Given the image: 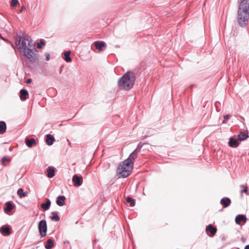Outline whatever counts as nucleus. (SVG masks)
I'll return each mask as SVG.
<instances>
[{
  "label": "nucleus",
  "instance_id": "1",
  "mask_svg": "<svg viewBox=\"0 0 249 249\" xmlns=\"http://www.w3.org/2000/svg\"><path fill=\"white\" fill-rule=\"evenodd\" d=\"M249 16V0H242L237 13L239 24L243 26L247 24Z\"/></svg>",
  "mask_w": 249,
  "mask_h": 249
},
{
  "label": "nucleus",
  "instance_id": "2",
  "mask_svg": "<svg viewBox=\"0 0 249 249\" xmlns=\"http://www.w3.org/2000/svg\"><path fill=\"white\" fill-rule=\"evenodd\" d=\"M16 44L20 54L34 47L31 38L27 35L18 36V38L16 41Z\"/></svg>",
  "mask_w": 249,
  "mask_h": 249
},
{
  "label": "nucleus",
  "instance_id": "3",
  "mask_svg": "<svg viewBox=\"0 0 249 249\" xmlns=\"http://www.w3.org/2000/svg\"><path fill=\"white\" fill-rule=\"evenodd\" d=\"M135 80V78L133 73L126 72L118 80V86L121 89L129 90L133 87Z\"/></svg>",
  "mask_w": 249,
  "mask_h": 249
},
{
  "label": "nucleus",
  "instance_id": "4",
  "mask_svg": "<svg viewBox=\"0 0 249 249\" xmlns=\"http://www.w3.org/2000/svg\"><path fill=\"white\" fill-rule=\"evenodd\" d=\"M132 163L128 160H125L122 162L119 166L117 169V173L119 178H126L131 173L133 169Z\"/></svg>",
  "mask_w": 249,
  "mask_h": 249
},
{
  "label": "nucleus",
  "instance_id": "5",
  "mask_svg": "<svg viewBox=\"0 0 249 249\" xmlns=\"http://www.w3.org/2000/svg\"><path fill=\"white\" fill-rule=\"evenodd\" d=\"M21 54L25 57L27 59L32 63L36 62L39 59V54L38 53V52L35 48V46Z\"/></svg>",
  "mask_w": 249,
  "mask_h": 249
},
{
  "label": "nucleus",
  "instance_id": "6",
  "mask_svg": "<svg viewBox=\"0 0 249 249\" xmlns=\"http://www.w3.org/2000/svg\"><path fill=\"white\" fill-rule=\"evenodd\" d=\"M40 235L41 237H45L46 235L47 230V222L45 220H41L38 226Z\"/></svg>",
  "mask_w": 249,
  "mask_h": 249
},
{
  "label": "nucleus",
  "instance_id": "7",
  "mask_svg": "<svg viewBox=\"0 0 249 249\" xmlns=\"http://www.w3.org/2000/svg\"><path fill=\"white\" fill-rule=\"evenodd\" d=\"M72 180L74 186L79 187L83 183V178L77 175H74L72 177Z\"/></svg>",
  "mask_w": 249,
  "mask_h": 249
},
{
  "label": "nucleus",
  "instance_id": "8",
  "mask_svg": "<svg viewBox=\"0 0 249 249\" xmlns=\"http://www.w3.org/2000/svg\"><path fill=\"white\" fill-rule=\"evenodd\" d=\"M217 231V229L215 227H214L212 225H209L206 228V231L208 236L210 237L213 236L216 233Z\"/></svg>",
  "mask_w": 249,
  "mask_h": 249
},
{
  "label": "nucleus",
  "instance_id": "9",
  "mask_svg": "<svg viewBox=\"0 0 249 249\" xmlns=\"http://www.w3.org/2000/svg\"><path fill=\"white\" fill-rule=\"evenodd\" d=\"M0 232L4 236H8L11 234L9 226L4 225L0 228Z\"/></svg>",
  "mask_w": 249,
  "mask_h": 249
},
{
  "label": "nucleus",
  "instance_id": "10",
  "mask_svg": "<svg viewBox=\"0 0 249 249\" xmlns=\"http://www.w3.org/2000/svg\"><path fill=\"white\" fill-rule=\"evenodd\" d=\"M220 203L221 205H223L224 207L226 208L231 205V200L230 198L225 197L220 200Z\"/></svg>",
  "mask_w": 249,
  "mask_h": 249
},
{
  "label": "nucleus",
  "instance_id": "11",
  "mask_svg": "<svg viewBox=\"0 0 249 249\" xmlns=\"http://www.w3.org/2000/svg\"><path fill=\"white\" fill-rule=\"evenodd\" d=\"M139 152L136 151V150H134L133 152H132L128 157V158L126 160H128L129 161L132 163V165L133 166V160L136 159V158L137 157L138 154Z\"/></svg>",
  "mask_w": 249,
  "mask_h": 249
},
{
  "label": "nucleus",
  "instance_id": "12",
  "mask_svg": "<svg viewBox=\"0 0 249 249\" xmlns=\"http://www.w3.org/2000/svg\"><path fill=\"white\" fill-rule=\"evenodd\" d=\"M20 98L21 100H25L28 98L29 94L27 90L22 89L19 91Z\"/></svg>",
  "mask_w": 249,
  "mask_h": 249
},
{
  "label": "nucleus",
  "instance_id": "13",
  "mask_svg": "<svg viewBox=\"0 0 249 249\" xmlns=\"http://www.w3.org/2000/svg\"><path fill=\"white\" fill-rule=\"evenodd\" d=\"M235 222L237 224H239L241 221L246 222L247 221L246 216L244 214H238L235 218Z\"/></svg>",
  "mask_w": 249,
  "mask_h": 249
},
{
  "label": "nucleus",
  "instance_id": "14",
  "mask_svg": "<svg viewBox=\"0 0 249 249\" xmlns=\"http://www.w3.org/2000/svg\"><path fill=\"white\" fill-rule=\"evenodd\" d=\"M65 199H66V197L65 196H58L56 199V204L59 206H62L65 204Z\"/></svg>",
  "mask_w": 249,
  "mask_h": 249
},
{
  "label": "nucleus",
  "instance_id": "15",
  "mask_svg": "<svg viewBox=\"0 0 249 249\" xmlns=\"http://www.w3.org/2000/svg\"><path fill=\"white\" fill-rule=\"evenodd\" d=\"M94 45L97 50L101 51L105 46V43L104 41H96L94 42Z\"/></svg>",
  "mask_w": 249,
  "mask_h": 249
},
{
  "label": "nucleus",
  "instance_id": "16",
  "mask_svg": "<svg viewBox=\"0 0 249 249\" xmlns=\"http://www.w3.org/2000/svg\"><path fill=\"white\" fill-rule=\"evenodd\" d=\"M229 145L231 147H236L238 146L239 142L236 139L231 137L229 141Z\"/></svg>",
  "mask_w": 249,
  "mask_h": 249
},
{
  "label": "nucleus",
  "instance_id": "17",
  "mask_svg": "<svg viewBox=\"0 0 249 249\" xmlns=\"http://www.w3.org/2000/svg\"><path fill=\"white\" fill-rule=\"evenodd\" d=\"M5 208L4 209L6 213H8L11 212L14 208V206L10 201L7 202L5 204Z\"/></svg>",
  "mask_w": 249,
  "mask_h": 249
},
{
  "label": "nucleus",
  "instance_id": "18",
  "mask_svg": "<svg viewBox=\"0 0 249 249\" xmlns=\"http://www.w3.org/2000/svg\"><path fill=\"white\" fill-rule=\"evenodd\" d=\"M54 141V138L52 135L48 134L46 135V142L48 145H52Z\"/></svg>",
  "mask_w": 249,
  "mask_h": 249
},
{
  "label": "nucleus",
  "instance_id": "19",
  "mask_svg": "<svg viewBox=\"0 0 249 249\" xmlns=\"http://www.w3.org/2000/svg\"><path fill=\"white\" fill-rule=\"evenodd\" d=\"M25 143L28 147H32L33 145L36 144V140L33 138L31 139H26Z\"/></svg>",
  "mask_w": 249,
  "mask_h": 249
},
{
  "label": "nucleus",
  "instance_id": "20",
  "mask_svg": "<svg viewBox=\"0 0 249 249\" xmlns=\"http://www.w3.org/2000/svg\"><path fill=\"white\" fill-rule=\"evenodd\" d=\"M51 204V202L50 199H47L46 202L45 203H42L41 204V207L42 209L45 211L48 210L50 207Z\"/></svg>",
  "mask_w": 249,
  "mask_h": 249
},
{
  "label": "nucleus",
  "instance_id": "21",
  "mask_svg": "<svg viewBox=\"0 0 249 249\" xmlns=\"http://www.w3.org/2000/svg\"><path fill=\"white\" fill-rule=\"evenodd\" d=\"M47 172L48 173V177L49 178H52L54 176V169L52 167L50 166L48 168Z\"/></svg>",
  "mask_w": 249,
  "mask_h": 249
},
{
  "label": "nucleus",
  "instance_id": "22",
  "mask_svg": "<svg viewBox=\"0 0 249 249\" xmlns=\"http://www.w3.org/2000/svg\"><path fill=\"white\" fill-rule=\"evenodd\" d=\"M53 246V241L52 239H49L46 241V244L45 245V248L46 249H51Z\"/></svg>",
  "mask_w": 249,
  "mask_h": 249
},
{
  "label": "nucleus",
  "instance_id": "23",
  "mask_svg": "<svg viewBox=\"0 0 249 249\" xmlns=\"http://www.w3.org/2000/svg\"><path fill=\"white\" fill-rule=\"evenodd\" d=\"M6 130V124L4 121H0V134L4 133Z\"/></svg>",
  "mask_w": 249,
  "mask_h": 249
},
{
  "label": "nucleus",
  "instance_id": "24",
  "mask_svg": "<svg viewBox=\"0 0 249 249\" xmlns=\"http://www.w3.org/2000/svg\"><path fill=\"white\" fill-rule=\"evenodd\" d=\"M248 133L245 132H242L238 135V139L240 141H244L248 138Z\"/></svg>",
  "mask_w": 249,
  "mask_h": 249
},
{
  "label": "nucleus",
  "instance_id": "25",
  "mask_svg": "<svg viewBox=\"0 0 249 249\" xmlns=\"http://www.w3.org/2000/svg\"><path fill=\"white\" fill-rule=\"evenodd\" d=\"M17 194L20 198H23L27 196L28 193L27 192H23V190L20 188L18 190Z\"/></svg>",
  "mask_w": 249,
  "mask_h": 249
},
{
  "label": "nucleus",
  "instance_id": "26",
  "mask_svg": "<svg viewBox=\"0 0 249 249\" xmlns=\"http://www.w3.org/2000/svg\"><path fill=\"white\" fill-rule=\"evenodd\" d=\"M71 53V52L70 51L65 52L64 53V60L67 62H70L71 61V59L70 56Z\"/></svg>",
  "mask_w": 249,
  "mask_h": 249
},
{
  "label": "nucleus",
  "instance_id": "27",
  "mask_svg": "<svg viewBox=\"0 0 249 249\" xmlns=\"http://www.w3.org/2000/svg\"><path fill=\"white\" fill-rule=\"evenodd\" d=\"M126 201L128 203H130V206L131 207H134L135 205V200L129 196L126 198Z\"/></svg>",
  "mask_w": 249,
  "mask_h": 249
},
{
  "label": "nucleus",
  "instance_id": "28",
  "mask_svg": "<svg viewBox=\"0 0 249 249\" xmlns=\"http://www.w3.org/2000/svg\"><path fill=\"white\" fill-rule=\"evenodd\" d=\"M53 216L51 217L52 220H54L56 221H58L60 220V218L55 212L52 213Z\"/></svg>",
  "mask_w": 249,
  "mask_h": 249
},
{
  "label": "nucleus",
  "instance_id": "29",
  "mask_svg": "<svg viewBox=\"0 0 249 249\" xmlns=\"http://www.w3.org/2000/svg\"><path fill=\"white\" fill-rule=\"evenodd\" d=\"M145 143H142V142H140L138 145H137V148L135 149V150H136V151H137L138 152H140L141 148H142V147L143 146V145Z\"/></svg>",
  "mask_w": 249,
  "mask_h": 249
},
{
  "label": "nucleus",
  "instance_id": "30",
  "mask_svg": "<svg viewBox=\"0 0 249 249\" xmlns=\"http://www.w3.org/2000/svg\"><path fill=\"white\" fill-rule=\"evenodd\" d=\"M18 3V0H12L11 2V6L12 7L16 6Z\"/></svg>",
  "mask_w": 249,
  "mask_h": 249
},
{
  "label": "nucleus",
  "instance_id": "31",
  "mask_svg": "<svg viewBox=\"0 0 249 249\" xmlns=\"http://www.w3.org/2000/svg\"><path fill=\"white\" fill-rule=\"evenodd\" d=\"M44 41L41 39L39 43H37V48L38 49H41L42 48V45H45Z\"/></svg>",
  "mask_w": 249,
  "mask_h": 249
},
{
  "label": "nucleus",
  "instance_id": "32",
  "mask_svg": "<svg viewBox=\"0 0 249 249\" xmlns=\"http://www.w3.org/2000/svg\"><path fill=\"white\" fill-rule=\"evenodd\" d=\"M240 193L241 194H242L243 193H247V194L248 195H249V193H248V187H245L243 190L241 191Z\"/></svg>",
  "mask_w": 249,
  "mask_h": 249
},
{
  "label": "nucleus",
  "instance_id": "33",
  "mask_svg": "<svg viewBox=\"0 0 249 249\" xmlns=\"http://www.w3.org/2000/svg\"><path fill=\"white\" fill-rule=\"evenodd\" d=\"M229 115H225L224 117V120L223 121V123H224V124L226 123H227L226 121L229 119Z\"/></svg>",
  "mask_w": 249,
  "mask_h": 249
},
{
  "label": "nucleus",
  "instance_id": "34",
  "mask_svg": "<svg viewBox=\"0 0 249 249\" xmlns=\"http://www.w3.org/2000/svg\"><path fill=\"white\" fill-rule=\"evenodd\" d=\"M45 56H46V60L47 61H49L50 60V54L48 53H45Z\"/></svg>",
  "mask_w": 249,
  "mask_h": 249
},
{
  "label": "nucleus",
  "instance_id": "35",
  "mask_svg": "<svg viewBox=\"0 0 249 249\" xmlns=\"http://www.w3.org/2000/svg\"><path fill=\"white\" fill-rule=\"evenodd\" d=\"M7 160H8V159L6 157H3L1 159V161L2 162L6 161Z\"/></svg>",
  "mask_w": 249,
  "mask_h": 249
},
{
  "label": "nucleus",
  "instance_id": "36",
  "mask_svg": "<svg viewBox=\"0 0 249 249\" xmlns=\"http://www.w3.org/2000/svg\"><path fill=\"white\" fill-rule=\"evenodd\" d=\"M25 10V7L24 6H23L21 8L20 11L22 12Z\"/></svg>",
  "mask_w": 249,
  "mask_h": 249
},
{
  "label": "nucleus",
  "instance_id": "37",
  "mask_svg": "<svg viewBox=\"0 0 249 249\" xmlns=\"http://www.w3.org/2000/svg\"><path fill=\"white\" fill-rule=\"evenodd\" d=\"M32 81V80L31 79H28L26 81L27 83H30Z\"/></svg>",
  "mask_w": 249,
  "mask_h": 249
},
{
  "label": "nucleus",
  "instance_id": "38",
  "mask_svg": "<svg viewBox=\"0 0 249 249\" xmlns=\"http://www.w3.org/2000/svg\"><path fill=\"white\" fill-rule=\"evenodd\" d=\"M244 249H249V245L246 246Z\"/></svg>",
  "mask_w": 249,
  "mask_h": 249
},
{
  "label": "nucleus",
  "instance_id": "39",
  "mask_svg": "<svg viewBox=\"0 0 249 249\" xmlns=\"http://www.w3.org/2000/svg\"><path fill=\"white\" fill-rule=\"evenodd\" d=\"M241 187L245 188L246 186H245L244 185H241Z\"/></svg>",
  "mask_w": 249,
  "mask_h": 249
},
{
  "label": "nucleus",
  "instance_id": "40",
  "mask_svg": "<svg viewBox=\"0 0 249 249\" xmlns=\"http://www.w3.org/2000/svg\"><path fill=\"white\" fill-rule=\"evenodd\" d=\"M236 249H239V248H237Z\"/></svg>",
  "mask_w": 249,
  "mask_h": 249
}]
</instances>
